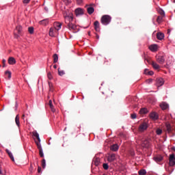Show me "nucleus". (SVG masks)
Masks as SVG:
<instances>
[{
    "label": "nucleus",
    "instance_id": "b1692460",
    "mask_svg": "<svg viewBox=\"0 0 175 175\" xmlns=\"http://www.w3.org/2000/svg\"><path fill=\"white\" fill-rule=\"evenodd\" d=\"M15 122L17 126L20 128V116L18 115H16L15 118Z\"/></svg>",
    "mask_w": 175,
    "mask_h": 175
},
{
    "label": "nucleus",
    "instance_id": "20e7f679",
    "mask_svg": "<svg viewBox=\"0 0 175 175\" xmlns=\"http://www.w3.org/2000/svg\"><path fill=\"white\" fill-rule=\"evenodd\" d=\"M147 128H148V124L146 122H143L139 125L138 131L139 132H144V131H147Z\"/></svg>",
    "mask_w": 175,
    "mask_h": 175
},
{
    "label": "nucleus",
    "instance_id": "393cba45",
    "mask_svg": "<svg viewBox=\"0 0 175 175\" xmlns=\"http://www.w3.org/2000/svg\"><path fill=\"white\" fill-rule=\"evenodd\" d=\"M151 65L154 68V69H156V70H158L160 68L159 65L157 64L155 62H152Z\"/></svg>",
    "mask_w": 175,
    "mask_h": 175
},
{
    "label": "nucleus",
    "instance_id": "8fccbe9b",
    "mask_svg": "<svg viewBox=\"0 0 175 175\" xmlns=\"http://www.w3.org/2000/svg\"><path fill=\"white\" fill-rule=\"evenodd\" d=\"M42 172V167H38V173H40Z\"/></svg>",
    "mask_w": 175,
    "mask_h": 175
},
{
    "label": "nucleus",
    "instance_id": "3c124183",
    "mask_svg": "<svg viewBox=\"0 0 175 175\" xmlns=\"http://www.w3.org/2000/svg\"><path fill=\"white\" fill-rule=\"evenodd\" d=\"M148 72H149V71H148V69H145V70H144V74H145V75H148Z\"/></svg>",
    "mask_w": 175,
    "mask_h": 175
},
{
    "label": "nucleus",
    "instance_id": "a18cd8bd",
    "mask_svg": "<svg viewBox=\"0 0 175 175\" xmlns=\"http://www.w3.org/2000/svg\"><path fill=\"white\" fill-rule=\"evenodd\" d=\"M77 2L78 5H81V3H83V0H77Z\"/></svg>",
    "mask_w": 175,
    "mask_h": 175
},
{
    "label": "nucleus",
    "instance_id": "e2e57ef3",
    "mask_svg": "<svg viewBox=\"0 0 175 175\" xmlns=\"http://www.w3.org/2000/svg\"><path fill=\"white\" fill-rule=\"evenodd\" d=\"M148 81L151 83L152 81V79H148Z\"/></svg>",
    "mask_w": 175,
    "mask_h": 175
},
{
    "label": "nucleus",
    "instance_id": "37998d69",
    "mask_svg": "<svg viewBox=\"0 0 175 175\" xmlns=\"http://www.w3.org/2000/svg\"><path fill=\"white\" fill-rule=\"evenodd\" d=\"M28 31H29V33H33V27H29Z\"/></svg>",
    "mask_w": 175,
    "mask_h": 175
},
{
    "label": "nucleus",
    "instance_id": "0e129e2a",
    "mask_svg": "<svg viewBox=\"0 0 175 175\" xmlns=\"http://www.w3.org/2000/svg\"><path fill=\"white\" fill-rule=\"evenodd\" d=\"M0 174H2V170H0Z\"/></svg>",
    "mask_w": 175,
    "mask_h": 175
},
{
    "label": "nucleus",
    "instance_id": "f8f14e48",
    "mask_svg": "<svg viewBox=\"0 0 175 175\" xmlns=\"http://www.w3.org/2000/svg\"><path fill=\"white\" fill-rule=\"evenodd\" d=\"M118 148H120V146H118V144H113L110 147L111 151H114V152L118 151Z\"/></svg>",
    "mask_w": 175,
    "mask_h": 175
},
{
    "label": "nucleus",
    "instance_id": "a878e982",
    "mask_svg": "<svg viewBox=\"0 0 175 175\" xmlns=\"http://www.w3.org/2000/svg\"><path fill=\"white\" fill-rule=\"evenodd\" d=\"M33 135L34 137H36L37 140L39 142V143H40V137H39V133H38L36 131H33Z\"/></svg>",
    "mask_w": 175,
    "mask_h": 175
},
{
    "label": "nucleus",
    "instance_id": "f03ea898",
    "mask_svg": "<svg viewBox=\"0 0 175 175\" xmlns=\"http://www.w3.org/2000/svg\"><path fill=\"white\" fill-rule=\"evenodd\" d=\"M100 21L103 25H109L111 21V16L109 15H104L101 17Z\"/></svg>",
    "mask_w": 175,
    "mask_h": 175
},
{
    "label": "nucleus",
    "instance_id": "c756f323",
    "mask_svg": "<svg viewBox=\"0 0 175 175\" xmlns=\"http://www.w3.org/2000/svg\"><path fill=\"white\" fill-rule=\"evenodd\" d=\"M53 64H57L58 62V55L54 54L53 56Z\"/></svg>",
    "mask_w": 175,
    "mask_h": 175
},
{
    "label": "nucleus",
    "instance_id": "e433bc0d",
    "mask_svg": "<svg viewBox=\"0 0 175 175\" xmlns=\"http://www.w3.org/2000/svg\"><path fill=\"white\" fill-rule=\"evenodd\" d=\"M156 133H157V135H158L159 136L160 135H162V129H157L156 130Z\"/></svg>",
    "mask_w": 175,
    "mask_h": 175
},
{
    "label": "nucleus",
    "instance_id": "0eeeda50",
    "mask_svg": "<svg viewBox=\"0 0 175 175\" xmlns=\"http://www.w3.org/2000/svg\"><path fill=\"white\" fill-rule=\"evenodd\" d=\"M169 161H170V163H169L170 166H174V165H175L174 154H172L170 155Z\"/></svg>",
    "mask_w": 175,
    "mask_h": 175
},
{
    "label": "nucleus",
    "instance_id": "ea45409f",
    "mask_svg": "<svg viewBox=\"0 0 175 175\" xmlns=\"http://www.w3.org/2000/svg\"><path fill=\"white\" fill-rule=\"evenodd\" d=\"M47 77L49 80H53V75H51V72H48Z\"/></svg>",
    "mask_w": 175,
    "mask_h": 175
},
{
    "label": "nucleus",
    "instance_id": "f3484780",
    "mask_svg": "<svg viewBox=\"0 0 175 175\" xmlns=\"http://www.w3.org/2000/svg\"><path fill=\"white\" fill-rule=\"evenodd\" d=\"M8 64L10 65H14V64H16V59H14V57H9Z\"/></svg>",
    "mask_w": 175,
    "mask_h": 175
},
{
    "label": "nucleus",
    "instance_id": "13d9d810",
    "mask_svg": "<svg viewBox=\"0 0 175 175\" xmlns=\"http://www.w3.org/2000/svg\"><path fill=\"white\" fill-rule=\"evenodd\" d=\"M54 69H57V65L53 66Z\"/></svg>",
    "mask_w": 175,
    "mask_h": 175
},
{
    "label": "nucleus",
    "instance_id": "4c0bfd02",
    "mask_svg": "<svg viewBox=\"0 0 175 175\" xmlns=\"http://www.w3.org/2000/svg\"><path fill=\"white\" fill-rule=\"evenodd\" d=\"M42 166L43 169L46 167V159H44L42 160Z\"/></svg>",
    "mask_w": 175,
    "mask_h": 175
},
{
    "label": "nucleus",
    "instance_id": "473e14b6",
    "mask_svg": "<svg viewBox=\"0 0 175 175\" xmlns=\"http://www.w3.org/2000/svg\"><path fill=\"white\" fill-rule=\"evenodd\" d=\"M138 174H139V175H146V174H147V172L146 171V170H140L138 172Z\"/></svg>",
    "mask_w": 175,
    "mask_h": 175
},
{
    "label": "nucleus",
    "instance_id": "c85d7f7f",
    "mask_svg": "<svg viewBox=\"0 0 175 175\" xmlns=\"http://www.w3.org/2000/svg\"><path fill=\"white\" fill-rule=\"evenodd\" d=\"M163 159V157H162V156H158L156 157H154V160L155 161V162H161V161H162Z\"/></svg>",
    "mask_w": 175,
    "mask_h": 175
},
{
    "label": "nucleus",
    "instance_id": "5701e85b",
    "mask_svg": "<svg viewBox=\"0 0 175 175\" xmlns=\"http://www.w3.org/2000/svg\"><path fill=\"white\" fill-rule=\"evenodd\" d=\"M49 105L51 111H53V113H55V109L54 108V105H53V101H51V100H49Z\"/></svg>",
    "mask_w": 175,
    "mask_h": 175
},
{
    "label": "nucleus",
    "instance_id": "49530a36",
    "mask_svg": "<svg viewBox=\"0 0 175 175\" xmlns=\"http://www.w3.org/2000/svg\"><path fill=\"white\" fill-rule=\"evenodd\" d=\"M30 1H31V0H23V3H29Z\"/></svg>",
    "mask_w": 175,
    "mask_h": 175
},
{
    "label": "nucleus",
    "instance_id": "9b49d317",
    "mask_svg": "<svg viewBox=\"0 0 175 175\" xmlns=\"http://www.w3.org/2000/svg\"><path fill=\"white\" fill-rule=\"evenodd\" d=\"M58 31H57L55 29L51 27L49 30V36H55V33H57Z\"/></svg>",
    "mask_w": 175,
    "mask_h": 175
},
{
    "label": "nucleus",
    "instance_id": "c9c22d12",
    "mask_svg": "<svg viewBox=\"0 0 175 175\" xmlns=\"http://www.w3.org/2000/svg\"><path fill=\"white\" fill-rule=\"evenodd\" d=\"M58 75L59 76H64V75H65V71L58 68Z\"/></svg>",
    "mask_w": 175,
    "mask_h": 175
},
{
    "label": "nucleus",
    "instance_id": "7ed1b4c3",
    "mask_svg": "<svg viewBox=\"0 0 175 175\" xmlns=\"http://www.w3.org/2000/svg\"><path fill=\"white\" fill-rule=\"evenodd\" d=\"M23 27L20 25L16 26V29L14 31L15 39H18L22 35Z\"/></svg>",
    "mask_w": 175,
    "mask_h": 175
},
{
    "label": "nucleus",
    "instance_id": "6ab92c4d",
    "mask_svg": "<svg viewBox=\"0 0 175 175\" xmlns=\"http://www.w3.org/2000/svg\"><path fill=\"white\" fill-rule=\"evenodd\" d=\"M5 152H7V154H8V156L10 157L12 162H14V157H13V154L11 153L10 150H9L8 149H6Z\"/></svg>",
    "mask_w": 175,
    "mask_h": 175
},
{
    "label": "nucleus",
    "instance_id": "1a4fd4ad",
    "mask_svg": "<svg viewBox=\"0 0 175 175\" xmlns=\"http://www.w3.org/2000/svg\"><path fill=\"white\" fill-rule=\"evenodd\" d=\"M156 81L158 87H162V85L165 84V81L162 78H157Z\"/></svg>",
    "mask_w": 175,
    "mask_h": 175
},
{
    "label": "nucleus",
    "instance_id": "2f4dec72",
    "mask_svg": "<svg viewBox=\"0 0 175 175\" xmlns=\"http://www.w3.org/2000/svg\"><path fill=\"white\" fill-rule=\"evenodd\" d=\"M94 165L96 166H98L99 163H100V159H94Z\"/></svg>",
    "mask_w": 175,
    "mask_h": 175
},
{
    "label": "nucleus",
    "instance_id": "bf43d9fd",
    "mask_svg": "<svg viewBox=\"0 0 175 175\" xmlns=\"http://www.w3.org/2000/svg\"><path fill=\"white\" fill-rule=\"evenodd\" d=\"M172 150H173V151L175 152V147H172Z\"/></svg>",
    "mask_w": 175,
    "mask_h": 175
},
{
    "label": "nucleus",
    "instance_id": "423d86ee",
    "mask_svg": "<svg viewBox=\"0 0 175 175\" xmlns=\"http://www.w3.org/2000/svg\"><path fill=\"white\" fill-rule=\"evenodd\" d=\"M151 144L150 143V139H145L142 142V146L144 148H150Z\"/></svg>",
    "mask_w": 175,
    "mask_h": 175
},
{
    "label": "nucleus",
    "instance_id": "5fc2aeb1",
    "mask_svg": "<svg viewBox=\"0 0 175 175\" xmlns=\"http://www.w3.org/2000/svg\"><path fill=\"white\" fill-rule=\"evenodd\" d=\"M96 39H99V35H98V33H96Z\"/></svg>",
    "mask_w": 175,
    "mask_h": 175
},
{
    "label": "nucleus",
    "instance_id": "dca6fc26",
    "mask_svg": "<svg viewBox=\"0 0 175 175\" xmlns=\"http://www.w3.org/2000/svg\"><path fill=\"white\" fill-rule=\"evenodd\" d=\"M94 25L95 31H96V32H99V31H100V29L99 28V21H96L94 23Z\"/></svg>",
    "mask_w": 175,
    "mask_h": 175
},
{
    "label": "nucleus",
    "instance_id": "f704fd0d",
    "mask_svg": "<svg viewBox=\"0 0 175 175\" xmlns=\"http://www.w3.org/2000/svg\"><path fill=\"white\" fill-rule=\"evenodd\" d=\"M5 75L8 79L12 78V72L10 71H5Z\"/></svg>",
    "mask_w": 175,
    "mask_h": 175
},
{
    "label": "nucleus",
    "instance_id": "09e8293b",
    "mask_svg": "<svg viewBox=\"0 0 175 175\" xmlns=\"http://www.w3.org/2000/svg\"><path fill=\"white\" fill-rule=\"evenodd\" d=\"M2 62H3V67L5 68V64L6 63V60L3 59L2 60Z\"/></svg>",
    "mask_w": 175,
    "mask_h": 175
},
{
    "label": "nucleus",
    "instance_id": "aec40b11",
    "mask_svg": "<svg viewBox=\"0 0 175 175\" xmlns=\"http://www.w3.org/2000/svg\"><path fill=\"white\" fill-rule=\"evenodd\" d=\"M157 38L159 40H162L163 39V38H165V34H163V33H157Z\"/></svg>",
    "mask_w": 175,
    "mask_h": 175
},
{
    "label": "nucleus",
    "instance_id": "cd10ccee",
    "mask_svg": "<svg viewBox=\"0 0 175 175\" xmlns=\"http://www.w3.org/2000/svg\"><path fill=\"white\" fill-rule=\"evenodd\" d=\"M148 113V110L146 108H142L139 110L140 114H147Z\"/></svg>",
    "mask_w": 175,
    "mask_h": 175
},
{
    "label": "nucleus",
    "instance_id": "4d7b16f0",
    "mask_svg": "<svg viewBox=\"0 0 175 175\" xmlns=\"http://www.w3.org/2000/svg\"><path fill=\"white\" fill-rule=\"evenodd\" d=\"M88 35H89V36H91V31H88Z\"/></svg>",
    "mask_w": 175,
    "mask_h": 175
},
{
    "label": "nucleus",
    "instance_id": "de8ad7c7",
    "mask_svg": "<svg viewBox=\"0 0 175 175\" xmlns=\"http://www.w3.org/2000/svg\"><path fill=\"white\" fill-rule=\"evenodd\" d=\"M148 75L149 76H152V75H154V72H152V71H149V72H148Z\"/></svg>",
    "mask_w": 175,
    "mask_h": 175
},
{
    "label": "nucleus",
    "instance_id": "6e6d98bb",
    "mask_svg": "<svg viewBox=\"0 0 175 175\" xmlns=\"http://www.w3.org/2000/svg\"><path fill=\"white\" fill-rule=\"evenodd\" d=\"M145 61H147V62H150V60L148 59L145 58Z\"/></svg>",
    "mask_w": 175,
    "mask_h": 175
},
{
    "label": "nucleus",
    "instance_id": "bb28decb",
    "mask_svg": "<svg viewBox=\"0 0 175 175\" xmlns=\"http://www.w3.org/2000/svg\"><path fill=\"white\" fill-rule=\"evenodd\" d=\"M87 10H88V14H92V13L95 12V9H94V8L92 7L88 8Z\"/></svg>",
    "mask_w": 175,
    "mask_h": 175
},
{
    "label": "nucleus",
    "instance_id": "603ef678",
    "mask_svg": "<svg viewBox=\"0 0 175 175\" xmlns=\"http://www.w3.org/2000/svg\"><path fill=\"white\" fill-rule=\"evenodd\" d=\"M38 147V149L39 150V151L40 150H43L42 148V145H39L38 146H37Z\"/></svg>",
    "mask_w": 175,
    "mask_h": 175
},
{
    "label": "nucleus",
    "instance_id": "a211bd4d",
    "mask_svg": "<svg viewBox=\"0 0 175 175\" xmlns=\"http://www.w3.org/2000/svg\"><path fill=\"white\" fill-rule=\"evenodd\" d=\"M165 128L167 133H172V126L170 125V123L165 124Z\"/></svg>",
    "mask_w": 175,
    "mask_h": 175
},
{
    "label": "nucleus",
    "instance_id": "2eb2a0df",
    "mask_svg": "<svg viewBox=\"0 0 175 175\" xmlns=\"http://www.w3.org/2000/svg\"><path fill=\"white\" fill-rule=\"evenodd\" d=\"M150 118H152V120H158L159 118L158 113L155 112H152L150 114Z\"/></svg>",
    "mask_w": 175,
    "mask_h": 175
},
{
    "label": "nucleus",
    "instance_id": "39448f33",
    "mask_svg": "<svg viewBox=\"0 0 175 175\" xmlns=\"http://www.w3.org/2000/svg\"><path fill=\"white\" fill-rule=\"evenodd\" d=\"M157 62L161 65H163L165 64V56L159 55L156 57Z\"/></svg>",
    "mask_w": 175,
    "mask_h": 175
},
{
    "label": "nucleus",
    "instance_id": "864d4df0",
    "mask_svg": "<svg viewBox=\"0 0 175 175\" xmlns=\"http://www.w3.org/2000/svg\"><path fill=\"white\" fill-rule=\"evenodd\" d=\"M36 146L38 147V146H40V142H39V141L38 142L36 141Z\"/></svg>",
    "mask_w": 175,
    "mask_h": 175
},
{
    "label": "nucleus",
    "instance_id": "9d476101",
    "mask_svg": "<svg viewBox=\"0 0 175 175\" xmlns=\"http://www.w3.org/2000/svg\"><path fill=\"white\" fill-rule=\"evenodd\" d=\"M115 160H116V154L113 153L108 155L107 157L108 162H114Z\"/></svg>",
    "mask_w": 175,
    "mask_h": 175
},
{
    "label": "nucleus",
    "instance_id": "ddd939ff",
    "mask_svg": "<svg viewBox=\"0 0 175 175\" xmlns=\"http://www.w3.org/2000/svg\"><path fill=\"white\" fill-rule=\"evenodd\" d=\"M76 16H80L81 14H84V11L81 8H77L75 10Z\"/></svg>",
    "mask_w": 175,
    "mask_h": 175
},
{
    "label": "nucleus",
    "instance_id": "6e6552de",
    "mask_svg": "<svg viewBox=\"0 0 175 175\" xmlns=\"http://www.w3.org/2000/svg\"><path fill=\"white\" fill-rule=\"evenodd\" d=\"M53 28L54 29H56V31H59V29H61V27H62V23H59V22H55L53 23Z\"/></svg>",
    "mask_w": 175,
    "mask_h": 175
},
{
    "label": "nucleus",
    "instance_id": "79ce46f5",
    "mask_svg": "<svg viewBox=\"0 0 175 175\" xmlns=\"http://www.w3.org/2000/svg\"><path fill=\"white\" fill-rule=\"evenodd\" d=\"M159 13L161 14V16L164 17L165 16V12L162 10H160L159 11Z\"/></svg>",
    "mask_w": 175,
    "mask_h": 175
},
{
    "label": "nucleus",
    "instance_id": "052dcab7",
    "mask_svg": "<svg viewBox=\"0 0 175 175\" xmlns=\"http://www.w3.org/2000/svg\"><path fill=\"white\" fill-rule=\"evenodd\" d=\"M24 117H25V114H23V116H22V118L24 120Z\"/></svg>",
    "mask_w": 175,
    "mask_h": 175
},
{
    "label": "nucleus",
    "instance_id": "7c9ffc66",
    "mask_svg": "<svg viewBox=\"0 0 175 175\" xmlns=\"http://www.w3.org/2000/svg\"><path fill=\"white\" fill-rule=\"evenodd\" d=\"M48 83H49V91L53 92L54 91V88L53 86V83L50 81H48Z\"/></svg>",
    "mask_w": 175,
    "mask_h": 175
},
{
    "label": "nucleus",
    "instance_id": "4468645a",
    "mask_svg": "<svg viewBox=\"0 0 175 175\" xmlns=\"http://www.w3.org/2000/svg\"><path fill=\"white\" fill-rule=\"evenodd\" d=\"M149 50H150V51H152L153 53L157 51V50H158V45L152 44L149 46Z\"/></svg>",
    "mask_w": 175,
    "mask_h": 175
},
{
    "label": "nucleus",
    "instance_id": "4be33fe9",
    "mask_svg": "<svg viewBox=\"0 0 175 175\" xmlns=\"http://www.w3.org/2000/svg\"><path fill=\"white\" fill-rule=\"evenodd\" d=\"M160 107H161L162 110H166V109H168L169 105L166 103H163L160 105Z\"/></svg>",
    "mask_w": 175,
    "mask_h": 175
},
{
    "label": "nucleus",
    "instance_id": "69168bd1",
    "mask_svg": "<svg viewBox=\"0 0 175 175\" xmlns=\"http://www.w3.org/2000/svg\"><path fill=\"white\" fill-rule=\"evenodd\" d=\"M174 2H175V0H174Z\"/></svg>",
    "mask_w": 175,
    "mask_h": 175
},
{
    "label": "nucleus",
    "instance_id": "58836bf2",
    "mask_svg": "<svg viewBox=\"0 0 175 175\" xmlns=\"http://www.w3.org/2000/svg\"><path fill=\"white\" fill-rule=\"evenodd\" d=\"M103 167L105 169V170H107V169H109V165H107V163H103Z\"/></svg>",
    "mask_w": 175,
    "mask_h": 175
},
{
    "label": "nucleus",
    "instance_id": "680f3d73",
    "mask_svg": "<svg viewBox=\"0 0 175 175\" xmlns=\"http://www.w3.org/2000/svg\"><path fill=\"white\" fill-rule=\"evenodd\" d=\"M167 33H170V29L167 30Z\"/></svg>",
    "mask_w": 175,
    "mask_h": 175
},
{
    "label": "nucleus",
    "instance_id": "a19ab883",
    "mask_svg": "<svg viewBox=\"0 0 175 175\" xmlns=\"http://www.w3.org/2000/svg\"><path fill=\"white\" fill-rule=\"evenodd\" d=\"M39 154L41 158H43V157H44V154H43V149L39 150Z\"/></svg>",
    "mask_w": 175,
    "mask_h": 175
},
{
    "label": "nucleus",
    "instance_id": "c03bdc74",
    "mask_svg": "<svg viewBox=\"0 0 175 175\" xmlns=\"http://www.w3.org/2000/svg\"><path fill=\"white\" fill-rule=\"evenodd\" d=\"M131 118L133 119V120H135V118H136V113H132L131 115Z\"/></svg>",
    "mask_w": 175,
    "mask_h": 175
},
{
    "label": "nucleus",
    "instance_id": "f257e3e1",
    "mask_svg": "<svg viewBox=\"0 0 175 175\" xmlns=\"http://www.w3.org/2000/svg\"><path fill=\"white\" fill-rule=\"evenodd\" d=\"M64 23L67 25V28L70 30L75 31L77 26L73 23V14L72 12H66L64 13Z\"/></svg>",
    "mask_w": 175,
    "mask_h": 175
},
{
    "label": "nucleus",
    "instance_id": "412c9836",
    "mask_svg": "<svg viewBox=\"0 0 175 175\" xmlns=\"http://www.w3.org/2000/svg\"><path fill=\"white\" fill-rule=\"evenodd\" d=\"M40 25H44L46 26L47 24H49V19H43L42 21H40L39 22Z\"/></svg>",
    "mask_w": 175,
    "mask_h": 175
},
{
    "label": "nucleus",
    "instance_id": "72a5a7b5",
    "mask_svg": "<svg viewBox=\"0 0 175 175\" xmlns=\"http://www.w3.org/2000/svg\"><path fill=\"white\" fill-rule=\"evenodd\" d=\"M163 19V16H159L157 18V22L159 23V24H161V23H162V20Z\"/></svg>",
    "mask_w": 175,
    "mask_h": 175
}]
</instances>
